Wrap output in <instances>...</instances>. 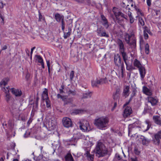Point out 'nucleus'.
I'll list each match as a JSON object with an SVG mask.
<instances>
[{"instance_id": "32", "label": "nucleus", "mask_w": 161, "mask_h": 161, "mask_svg": "<svg viewBox=\"0 0 161 161\" xmlns=\"http://www.w3.org/2000/svg\"><path fill=\"white\" fill-rule=\"evenodd\" d=\"M134 8H135L136 10L137 11L138 15L140 14L141 16L143 15V13L141 12V10L140 9L137 8L136 5H134Z\"/></svg>"}, {"instance_id": "24", "label": "nucleus", "mask_w": 161, "mask_h": 161, "mask_svg": "<svg viewBox=\"0 0 161 161\" xmlns=\"http://www.w3.org/2000/svg\"><path fill=\"white\" fill-rule=\"evenodd\" d=\"M92 95V92L89 91L86 92L83 94L82 98H87L90 97Z\"/></svg>"}, {"instance_id": "9", "label": "nucleus", "mask_w": 161, "mask_h": 161, "mask_svg": "<svg viewBox=\"0 0 161 161\" xmlns=\"http://www.w3.org/2000/svg\"><path fill=\"white\" fill-rule=\"evenodd\" d=\"M97 35L100 37H109V35L105 30L102 27L98 28L97 31Z\"/></svg>"}, {"instance_id": "27", "label": "nucleus", "mask_w": 161, "mask_h": 161, "mask_svg": "<svg viewBox=\"0 0 161 161\" xmlns=\"http://www.w3.org/2000/svg\"><path fill=\"white\" fill-rule=\"evenodd\" d=\"M101 85L100 81L99 80L96 79L92 81V85L93 87H97L98 85Z\"/></svg>"}, {"instance_id": "60", "label": "nucleus", "mask_w": 161, "mask_h": 161, "mask_svg": "<svg viewBox=\"0 0 161 161\" xmlns=\"http://www.w3.org/2000/svg\"><path fill=\"white\" fill-rule=\"evenodd\" d=\"M7 45H5L3 46L2 48V50H5L7 48Z\"/></svg>"}, {"instance_id": "43", "label": "nucleus", "mask_w": 161, "mask_h": 161, "mask_svg": "<svg viewBox=\"0 0 161 161\" xmlns=\"http://www.w3.org/2000/svg\"><path fill=\"white\" fill-rule=\"evenodd\" d=\"M120 16H121V17L124 18L125 19L127 20L128 17L127 15H125L124 14L121 12V13H120Z\"/></svg>"}, {"instance_id": "1", "label": "nucleus", "mask_w": 161, "mask_h": 161, "mask_svg": "<svg viewBox=\"0 0 161 161\" xmlns=\"http://www.w3.org/2000/svg\"><path fill=\"white\" fill-rule=\"evenodd\" d=\"M117 43L118 46L119 52L121 54L123 60L126 65V69L129 71H130L135 69L132 65L129 64V61L128 59V56L126 53L125 52V47L123 42L120 39L117 40Z\"/></svg>"}, {"instance_id": "21", "label": "nucleus", "mask_w": 161, "mask_h": 161, "mask_svg": "<svg viewBox=\"0 0 161 161\" xmlns=\"http://www.w3.org/2000/svg\"><path fill=\"white\" fill-rule=\"evenodd\" d=\"M63 101H64V104L67 105L72 103L73 100L72 98H67L66 96H65L64 99H63Z\"/></svg>"}, {"instance_id": "19", "label": "nucleus", "mask_w": 161, "mask_h": 161, "mask_svg": "<svg viewBox=\"0 0 161 161\" xmlns=\"http://www.w3.org/2000/svg\"><path fill=\"white\" fill-rule=\"evenodd\" d=\"M84 155L86 157L88 160H90L91 161H93L94 155L90 154L89 150H86L84 154Z\"/></svg>"}, {"instance_id": "20", "label": "nucleus", "mask_w": 161, "mask_h": 161, "mask_svg": "<svg viewBox=\"0 0 161 161\" xmlns=\"http://www.w3.org/2000/svg\"><path fill=\"white\" fill-rule=\"evenodd\" d=\"M141 139L142 140V143L143 145H147L150 142V140L145 137L143 136H141Z\"/></svg>"}, {"instance_id": "52", "label": "nucleus", "mask_w": 161, "mask_h": 161, "mask_svg": "<svg viewBox=\"0 0 161 161\" xmlns=\"http://www.w3.org/2000/svg\"><path fill=\"white\" fill-rule=\"evenodd\" d=\"M65 96H62L61 95H60L59 94H58L57 95V97L58 98H61V99L62 100H63V99H64V97Z\"/></svg>"}, {"instance_id": "6", "label": "nucleus", "mask_w": 161, "mask_h": 161, "mask_svg": "<svg viewBox=\"0 0 161 161\" xmlns=\"http://www.w3.org/2000/svg\"><path fill=\"white\" fill-rule=\"evenodd\" d=\"M125 40L129 45L133 47L136 46V40L133 34L130 35L127 33L126 34Z\"/></svg>"}, {"instance_id": "13", "label": "nucleus", "mask_w": 161, "mask_h": 161, "mask_svg": "<svg viewBox=\"0 0 161 161\" xmlns=\"http://www.w3.org/2000/svg\"><path fill=\"white\" fill-rule=\"evenodd\" d=\"M148 102L151 103L153 106L156 105L158 102V100L157 98L151 96H148L147 97Z\"/></svg>"}, {"instance_id": "58", "label": "nucleus", "mask_w": 161, "mask_h": 161, "mask_svg": "<svg viewBox=\"0 0 161 161\" xmlns=\"http://www.w3.org/2000/svg\"><path fill=\"white\" fill-rule=\"evenodd\" d=\"M115 156H116L117 159L118 160H120L121 159V157H120V156L119 154H116V155H115Z\"/></svg>"}, {"instance_id": "22", "label": "nucleus", "mask_w": 161, "mask_h": 161, "mask_svg": "<svg viewBox=\"0 0 161 161\" xmlns=\"http://www.w3.org/2000/svg\"><path fill=\"white\" fill-rule=\"evenodd\" d=\"M64 158L66 161H74V159L70 153H67Z\"/></svg>"}, {"instance_id": "8", "label": "nucleus", "mask_w": 161, "mask_h": 161, "mask_svg": "<svg viewBox=\"0 0 161 161\" xmlns=\"http://www.w3.org/2000/svg\"><path fill=\"white\" fill-rule=\"evenodd\" d=\"M161 139V130L158 132L154 135V137L153 138V142L154 144L159 146L160 144V139Z\"/></svg>"}, {"instance_id": "7", "label": "nucleus", "mask_w": 161, "mask_h": 161, "mask_svg": "<svg viewBox=\"0 0 161 161\" xmlns=\"http://www.w3.org/2000/svg\"><path fill=\"white\" fill-rule=\"evenodd\" d=\"M79 124L80 129L83 131H89L91 130L89 123L87 121H84L83 123L80 121Z\"/></svg>"}, {"instance_id": "12", "label": "nucleus", "mask_w": 161, "mask_h": 161, "mask_svg": "<svg viewBox=\"0 0 161 161\" xmlns=\"http://www.w3.org/2000/svg\"><path fill=\"white\" fill-rule=\"evenodd\" d=\"M9 105L10 106V110L12 114H14L15 112L18 110V106L15 101L14 100L12 103H10Z\"/></svg>"}, {"instance_id": "16", "label": "nucleus", "mask_w": 161, "mask_h": 161, "mask_svg": "<svg viewBox=\"0 0 161 161\" xmlns=\"http://www.w3.org/2000/svg\"><path fill=\"white\" fill-rule=\"evenodd\" d=\"M153 119L154 123L156 125L161 126V118L158 115H154Z\"/></svg>"}, {"instance_id": "48", "label": "nucleus", "mask_w": 161, "mask_h": 161, "mask_svg": "<svg viewBox=\"0 0 161 161\" xmlns=\"http://www.w3.org/2000/svg\"><path fill=\"white\" fill-rule=\"evenodd\" d=\"M61 21V25H62V29L63 31H64L65 28V23L64 21V19L62 20Z\"/></svg>"}, {"instance_id": "40", "label": "nucleus", "mask_w": 161, "mask_h": 161, "mask_svg": "<svg viewBox=\"0 0 161 161\" xmlns=\"http://www.w3.org/2000/svg\"><path fill=\"white\" fill-rule=\"evenodd\" d=\"M142 90L143 92L146 94L149 90L147 87L144 86L143 87Z\"/></svg>"}, {"instance_id": "18", "label": "nucleus", "mask_w": 161, "mask_h": 161, "mask_svg": "<svg viewBox=\"0 0 161 161\" xmlns=\"http://www.w3.org/2000/svg\"><path fill=\"white\" fill-rule=\"evenodd\" d=\"M101 17L102 21V25L106 29H107L109 26L107 19L103 14H101Z\"/></svg>"}, {"instance_id": "57", "label": "nucleus", "mask_w": 161, "mask_h": 161, "mask_svg": "<svg viewBox=\"0 0 161 161\" xmlns=\"http://www.w3.org/2000/svg\"><path fill=\"white\" fill-rule=\"evenodd\" d=\"M39 100V98L38 97H37V98L36 99V100L35 101V103L36 104V106H38V101Z\"/></svg>"}, {"instance_id": "35", "label": "nucleus", "mask_w": 161, "mask_h": 161, "mask_svg": "<svg viewBox=\"0 0 161 161\" xmlns=\"http://www.w3.org/2000/svg\"><path fill=\"white\" fill-rule=\"evenodd\" d=\"M36 57L38 59V62L41 64L43 62V61L42 58L40 55H36Z\"/></svg>"}, {"instance_id": "46", "label": "nucleus", "mask_w": 161, "mask_h": 161, "mask_svg": "<svg viewBox=\"0 0 161 161\" xmlns=\"http://www.w3.org/2000/svg\"><path fill=\"white\" fill-rule=\"evenodd\" d=\"M144 28L145 29V31H146V32H147V33H148L150 35L152 34L150 30L147 27L145 26L144 27Z\"/></svg>"}, {"instance_id": "30", "label": "nucleus", "mask_w": 161, "mask_h": 161, "mask_svg": "<svg viewBox=\"0 0 161 161\" xmlns=\"http://www.w3.org/2000/svg\"><path fill=\"white\" fill-rule=\"evenodd\" d=\"M38 13L39 19L38 20V21L41 22L42 21H44V22H46L45 17L42 15L41 13L39 11L38 12Z\"/></svg>"}, {"instance_id": "54", "label": "nucleus", "mask_w": 161, "mask_h": 161, "mask_svg": "<svg viewBox=\"0 0 161 161\" xmlns=\"http://www.w3.org/2000/svg\"><path fill=\"white\" fill-rule=\"evenodd\" d=\"M131 100H132L131 98H130V99L128 100V101H127V102H126L124 104V106H126L127 105H128L129 103L131 101Z\"/></svg>"}, {"instance_id": "61", "label": "nucleus", "mask_w": 161, "mask_h": 161, "mask_svg": "<svg viewBox=\"0 0 161 161\" xmlns=\"http://www.w3.org/2000/svg\"><path fill=\"white\" fill-rule=\"evenodd\" d=\"M47 64L48 68L50 67V61L49 60L47 61Z\"/></svg>"}, {"instance_id": "10", "label": "nucleus", "mask_w": 161, "mask_h": 161, "mask_svg": "<svg viewBox=\"0 0 161 161\" xmlns=\"http://www.w3.org/2000/svg\"><path fill=\"white\" fill-rule=\"evenodd\" d=\"M62 123L64 126L66 128L72 126V123L71 119L68 117H64L62 119Z\"/></svg>"}, {"instance_id": "14", "label": "nucleus", "mask_w": 161, "mask_h": 161, "mask_svg": "<svg viewBox=\"0 0 161 161\" xmlns=\"http://www.w3.org/2000/svg\"><path fill=\"white\" fill-rule=\"evenodd\" d=\"M132 113V110L130 107L127 106L124 111L123 115L124 117H127Z\"/></svg>"}, {"instance_id": "33", "label": "nucleus", "mask_w": 161, "mask_h": 161, "mask_svg": "<svg viewBox=\"0 0 161 161\" xmlns=\"http://www.w3.org/2000/svg\"><path fill=\"white\" fill-rule=\"evenodd\" d=\"M145 123L147 125V128L145 130V131H147L149 130L151 126V124L149 120L148 119H147L145 121Z\"/></svg>"}, {"instance_id": "25", "label": "nucleus", "mask_w": 161, "mask_h": 161, "mask_svg": "<svg viewBox=\"0 0 161 161\" xmlns=\"http://www.w3.org/2000/svg\"><path fill=\"white\" fill-rule=\"evenodd\" d=\"M68 31L67 32H64V37L65 39H67L69 37L70 35L71 31V29L69 27L68 30Z\"/></svg>"}, {"instance_id": "37", "label": "nucleus", "mask_w": 161, "mask_h": 161, "mask_svg": "<svg viewBox=\"0 0 161 161\" xmlns=\"http://www.w3.org/2000/svg\"><path fill=\"white\" fill-rule=\"evenodd\" d=\"M101 84L103 83H105L107 82V78H103L99 80Z\"/></svg>"}, {"instance_id": "2", "label": "nucleus", "mask_w": 161, "mask_h": 161, "mask_svg": "<svg viewBox=\"0 0 161 161\" xmlns=\"http://www.w3.org/2000/svg\"><path fill=\"white\" fill-rule=\"evenodd\" d=\"M94 151L96 156L98 158L104 157L108 153L107 148L103 143L100 142H97Z\"/></svg>"}, {"instance_id": "26", "label": "nucleus", "mask_w": 161, "mask_h": 161, "mask_svg": "<svg viewBox=\"0 0 161 161\" xmlns=\"http://www.w3.org/2000/svg\"><path fill=\"white\" fill-rule=\"evenodd\" d=\"M55 17L56 20L58 22H60L64 19V16L61 15L59 14H57L55 15Z\"/></svg>"}, {"instance_id": "49", "label": "nucleus", "mask_w": 161, "mask_h": 161, "mask_svg": "<svg viewBox=\"0 0 161 161\" xmlns=\"http://www.w3.org/2000/svg\"><path fill=\"white\" fill-rule=\"evenodd\" d=\"M30 132L29 131H26L24 135V137L25 138L28 137L30 135Z\"/></svg>"}, {"instance_id": "56", "label": "nucleus", "mask_w": 161, "mask_h": 161, "mask_svg": "<svg viewBox=\"0 0 161 161\" xmlns=\"http://www.w3.org/2000/svg\"><path fill=\"white\" fill-rule=\"evenodd\" d=\"M152 92L150 90H149L147 92V93L146 94L149 95V96H151L152 95Z\"/></svg>"}, {"instance_id": "55", "label": "nucleus", "mask_w": 161, "mask_h": 161, "mask_svg": "<svg viewBox=\"0 0 161 161\" xmlns=\"http://www.w3.org/2000/svg\"><path fill=\"white\" fill-rule=\"evenodd\" d=\"M151 0H147V5L149 6H150L151 5Z\"/></svg>"}, {"instance_id": "64", "label": "nucleus", "mask_w": 161, "mask_h": 161, "mask_svg": "<svg viewBox=\"0 0 161 161\" xmlns=\"http://www.w3.org/2000/svg\"><path fill=\"white\" fill-rule=\"evenodd\" d=\"M131 161H137V160L136 158H131Z\"/></svg>"}, {"instance_id": "4", "label": "nucleus", "mask_w": 161, "mask_h": 161, "mask_svg": "<svg viewBox=\"0 0 161 161\" xmlns=\"http://www.w3.org/2000/svg\"><path fill=\"white\" fill-rule=\"evenodd\" d=\"M114 62L116 66L119 68L120 66V72L121 77H123L124 69V63L121 60V58L119 54H115L114 56Z\"/></svg>"}, {"instance_id": "29", "label": "nucleus", "mask_w": 161, "mask_h": 161, "mask_svg": "<svg viewBox=\"0 0 161 161\" xmlns=\"http://www.w3.org/2000/svg\"><path fill=\"white\" fill-rule=\"evenodd\" d=\"M84 111V110L82 109H76L74 110L73 113L75 114H79L83 113Z\"/></svg>"}, {"instance_id": "38", "label": "nucleus", "mask_w": 161, "mask_h": 161, "mask_svg": "<svg viewBox=\"0 0 161 161\" xmlns=\"http://www.w3.org/2000/svg\"><path fill=\"white\" fill-rule=\"evenodd\" d=\"M3 91L4 92L6 95L10 94L9 91L8 87H6V88L4 87L3 89Z\"/></svg>"}, {"instance_id": "59", "label": "nucleus", "mask_w": 161, "mask_h": 161, "mask_svg": "<svg viewBox=\"0 0 161 161\" xmlns=\"http://www.w3.org/2000/svg\"><path fill=\"white\" fill-rule=\"evenodd\" d=\"M119 19H117L118 20V22L120 24L121 23V21H123L124 20L123 19H120L119 18Z\"/></svg>"}, {"instance_id": "34", "label": "nucleus", "mask_w": 161, "mask_h": 161, "mask_svg": "<svg viewBox=\"0 0 161 161\" xmlns=\"http://www.w3.org/2000/svg\"><path fill=\"white\" fill-rule=\"evenodd\" d=\"M11 97L10 95V94L6 95H5V100L9 104L10 103L9 101H10L11 99Z\"/></svg>"}, {"instance_id": "42", "label": "nucleus", "mask_w": 161, "mask_h": 161, "mask_svg": "<svg viewBox=\"0 0 161 161\" xmlns=\"http://www.w3.org/2000/svg\"><path fill=\"white\" fill-rule=\"evenodd\" d=\"M134 124H132L129 125V135L131 131L132 128H133L134 126Z\"/></svg>"}, {"instance_id": "28", "label": "nucleus", "mask_w": 161, "mask_h": 161, "mask_svg": "<svg viewBox=\"0 0 161 161\" xmlns=\"http://www.w3.org/2000/svg\"><path fill=\"white\" fill-rule=\"evenodd\" d=\"M9 80V79L8 78H5L0 82V85L1 86L3 85L5 86L7 84Z\"/></svg>"}, {"instance_id": "47", "label": "nucleus", "mask_w": 161, "mask_h": 161, "mask_svg": "<svg viewBox=\"0 0 161 161\" xmlns=\"http://www.w3.org/2000/svg\"><path fill=\"white\" fill-rule=\"evenodd\" d=\"M74 76V71H71L70 74V80H72Z\"/></svg>"}, {"instance_id": "44", "label": "nucleus", "mask_w": 161, "mask_h": 161, "mask_svg": "<svg viewBox=\"0 0 161 161\" xmlns=\"http://www.w3.org/2000/svg\"><path fill=\"white\" fill-rule=\"evenodd\" d=\"M46 103L47 106V108H49L51 107V105L50 103V101L48 98L46 99Z\"/></svg>"}, {"instance_id": "45", "label": "nucleus", "mask_w": 161, "mask_h": 161, "mask_svg": "<svg viewBox=\"0 0 161 161\" xmlns=\"http://www.w3.org/2000/svg\"><path fill=\"white\" fill-rule=\"evenodd\" d=\"M136 92V89L134 90L132 92L130 98H131V99H132L133 97L135 96Z\"/></svg>"}, {"instance_id": "63", "label": "nucleus", "mask_w": 161, "mask_h": 161, "mask_svg": "<svg viewBox=\"0 0 161 161\" xmlns=\"http://www.w3.org/2000/svg\"><path fill=\"white\" fill-rule=\"evenodd\" d=\"M36 48L35 47H34L32 48L31 49V55H32L33 53V50Z\"/></svg>"}, {"instance_id": "51", "label": "nucleus", "mask_w": 161, "mask_h": 161, "mask_svg": "<svg viewBox=\"0 0 161 161\" xmlns=\"http://www.w3.org/2000/svg\"><path fill=\"white\" fill-rule=\"evenodd\" d=\"M78 135L79 136L78 139H84L85 138L84 135H82L80 133H78Z\"/></svg>"}, {"instance_id": "53", "label": "nucleus", "mask_w": 161, "mask_h": 161, "mask_svg": "<svg viewBox=\"0 0 161 161\" xmlns=\"http://www.w3.org/2000/svg\"><path fill=\"white\" fill-rule=\"evenodd\" d=\"M49 125L50 127H52L53 128H54L55 127L56 124H52V122H49Z\"/></svg>"}, {"instance_id": "15", "label": "nucleus", "mask_w": 161, "mask_h": 161, "mask_svg": "<svg viewBox=\"0 0 161 161\" xmlns=\"http://www.w3.org/2000/svg\"><path fill=\"white\" fill-rule=\"evenodd\" d=\"M11 91L12 94L16 97H19L22 94L21 90L19 89L12 88L11 89Z\"/></svg>"}, {"instance_id": "39", "label": "nucleus", "mask_w": 161, "mask_h": 161, "mask_svg": "<svg viewBox=\"0 0 161 161\" xmlns=\"http://www.w3.org/2000/svg\"><path fill=\"white\" fill-rule=\"evenodd\" d=\"M143 35L145 39H147L148 37V35L147 33L146 32V31L144 29L143 31Z\"/></svg>"}, {"instance_id": "50", "label": "nucleus", "mask_w": 161, "mask_h": 161, "mask_svg": "<svg viewBox=\"0 0 161 161\" xmlns=\"http://www.w3.org/2000/svg\"><path fill=\"white\" fill-rule=\"evenodd\" d=\"M139 22L142 26H143L144 25V21L142 18H139Z\"/></svg>"}, {"instance_id": "36", "label": "nucleus", "mask_w": 161, "mask_h": 161, "mask_svg": "<svg viewBox=\"0 0 161 161\" xmlns=\"http://www.w3.org/2000/svg\"><path fill=\"white\" fill-rule=\"evenodd\" d=\"M149 45L147 43L145 46V52L147 54L149 53Z\"/></svg>"}, {"instance_id": "41", "label": "nucleus", "mask_w": 161, "mask_h": 161, "mask_svg": "<svg viewBox=\"0 0 161 161\" xmlns=\"http://www.w3.org/2000/svg\"><path fill=\"white\" fill-rule=\"evenodd\" d=\"M68 94H72V95H75L76 94V92L75 90L72 91L69 90L68 92Z\"/></svg>"}, {"instance_id": "62", "label": "nucleus", "mask_w": 161, "mask_h": 161, "mask_svg": "<svg viewBox=\"0 0 161 161\" xmlns=\"http://www.w3.org/2000/svg\"><path fill=\"white\" fill-rule=\"evenodd\" d=\"M3 7V4L2 2H0V8H2Z\"/></svg>"}, {"instance_id": "5", "label": "nucleus", "mask_w": 161, "mask_h": 161, "mask_svg": "<svg viewBox=\"0 0 161 161\" xmlns=\"http://www.w3.org/2000/svg\"><path fill=\"white\" fill-rule=\"evenodd\" d=\"M133 65L135 67L137 68L140 72V75L142 80L146 74L145 67L142 66L140 61L137 59H135L133 62Z\"/></svg>"}, {"instance_id": "23", "label": "nucleus", "mask_w": 161, "mask_h": 161, "mask_svg": "<svg viewBox=\"0 0 161 161\" xmlns=\"http://www.w3.org/2000/svg\"><path fill=\"white\" fill-rule=\"evenodd\" d=\"M117 8L115 7H114L113 8V12L116 18V19H119V16H120V13H121V12L118 11L117 12L115 10L117 9Z\"/></svg>"}, {"instance_id": "17", "label": "nucleus", "mask_w": 161, "mask_h": 161, "mask_svg": "<svg viewBox=\"0 0 161 161\" xmlns=\"http://www.w3.org/2000/svg\"><path fill=\"white\" fill-rule=\"evenodd\" d=\"M130 94V87L129 86H125L123 89L122 95L125 98L128 97Z\"/></svg>"}, {"instance_id": "11", "label": "nucleus", "mask_w": 161, "mask_h": 161, "mask_svg": "<svg viewBox=\"0 0 161 161\" xmlns=\"http://www.w3.org/2000/svg\"><path fill=\"white\" fill-rule=\"evenodd\" d=\"M121 92V90L119 87H118L116 88L115 91L113 95V98L115 101H117L119 98Z\"/></svg>"}, {"instance_id": "31", "label": "nucleus", "mask_w": 161, "mask_h": 161, "mask_svg": "<svg viewBox=\"0 0 161 161\" xmlns=\"http://www.w3.org/2000/svg\"><path fill=\"white\" fill-rule=\"evenodd\" d=\"M131 14V13L129 11L128 15L130 18V23L131 24L133 23L134 22V19L132 16Z\"/></svg>"}, {"instance_id": "3", "label": "nucleus", "mask_w": 161, "mask_h": 161, "mask_svg": "<svg viewBox=\"0 0 161 161\" xmlns=\"http://www.w3.org/2000/svg\"><path fill=\"white\" fill-rule=\"evenodd\" d=\"M108 122L109 119L107 117H102L95 119L94 124L99 129L103 130L107 127Z\"/></svg>"}]
</instances>
